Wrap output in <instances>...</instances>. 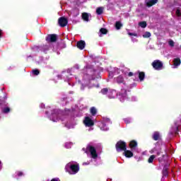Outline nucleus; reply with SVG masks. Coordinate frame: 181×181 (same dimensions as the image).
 <instances>
[{
    "label": "nucleus",
    "instance_id": "2eb2a0df",
    "mask_svg": "<svg viewBox=\"0 0 181 181\" xmlns=\"http://www.w3.org/2000/svg\"><path fill=\"white\" fill-rule=\"evenodd\" d=\"M160 136L159 135L158 132H154V134L153 135V140L158 141V139H159Z\"/></svg>",
    "mask_w": 181,
    "mask_h": 181
},
{
    "label": "nucleus",
    "instance_id": "c756f323",
    "mask_svg": "<svg viewBox=\"0 0 181 181\" xmlns=\"http://www.w3.org/2000/svg\"><path fill=\"white\" fill-rule=\"evenodd\" d=\"M102 94H107L108 93V89L104 88L101 90Z\"/></svg>",
    "mask_w": 181,
    "mask_h": 181
},
{
    "label": "nucleus",
    "instance_id": "20e7f679",
    "mask_svg": "<svg viewBox=\"0 0 181 181\" xmlns=\"http://www.w3.org/2000/svg\"><path fill=\"white\" fill-rule=\"evenodd\" d=\"M152 66L156 70H162L163 68V64L160 60H155L152 63Z\"/></svg>",
    "mask_w": 181,
    "mask_h": 181
},
{
    "label": "nucleus",
    "instance_id": "2f4dec72",
    "mask_svg": "<svg viewBox=\"0 0 181 181\" xmlns=\"http://www.w3.org/2000/svg\"><path fill=\"white\" fill-rule=\"evenodd\" d=\"M40 108H41L42 110H45V103H41V104L40 105Z\"/></svg>",
    "mask_w": 181,
    "mask_h": 181
},
{
    "label": "nucleus",
    "instance_id": "a211bd4d",
    "mask_svg": "<svg viewBox=\"0 0 181 181\" xmlns=\"http://www.w3.org/2000/svg\"><path fill=\"white\" fill-rule=\"evenodd\" d=\"M115 28H116V29H117V30L121 29V28H122V23H121V22H119V21L116 22Z\"/></svg>",
    "mask_w": 181,
    "mask_h": 181
},
{
    "label": "nucleus",
    "instance_id": "9b49d317",
    "mask_svg": "<svg viewBox=\"0 0 181 181\" xmlns=\"http://www.w3.org/2000/svg\"><path fill=\"white\" fill-rule=\"evenodd\" d=\"M124 151V156H126V158H132V156H134V153L129 150H123Z\"/></svg>",
    "mask_w": 181,
    "mask_h": 181
},
{
    "label": "nucleus",
    "instance_id": "72a5a7b5",
    "mask_svg": "<svg viewBox=\"0 0 181 181\" xmlns=\"http://www.w3.org/2000/svg\"><path fill=\"white\" fill-rule=\"evenodd\" d=\"M128 76H129V77H132V76H134V74H132V72H129L128 74Z\"/></svg>",
    "mask_w": 181,
    "mask_h": 181
},
{
    "label": "nucleus",
    "instance_id": "393cba45",
    "mask_svg": "<svg viewBox=\"0 0 181 181\" xmlns=\"http://www.w3.org/2000/svg\"><path fill=\"white\" fill-rule=\"evenodd\" d=\"M143 37H151V33L149 32H146L144 33V34L143 35Z\"/></svg>",
    "mask_w": 181,
    "mask_h": 181
},
{
    "label": "nucleus",
    "instance_id": "a19ab883",
    "mask_svg": "<svg viewBox=\"0 0 181 181\" xmlns=\"http://www.w3.org/2000/svg\"><path fill=\"white\" fill-rule=\"evenodd\" d=\"M114 97H115L114 95H112L110 96V98H114Z\"/></svg>",
    "mask_w": 181,
    "mask_h": 181
},
{
    "label": "nucleus",
    "instance_id": "9d476101",
    "mask_svg": "<svg viewBox=\"0 0 181 181\" xmlns=\"http://www.w3.org/2000/svg\"><path fill=\"white\" fill-rule=\"evenodd\" d=\"M77 47L78 49H80L81 50H83L84 47H86V42L84 41H79L77 42Z\"/></svg>",
    "mask_w": 181,
    "mask_h": 181
},
{
    "label": "nucleus",
    "instance_id": "c9c22d12",
    "mask_svg": "<svg viewBox=\"0 0 181 181\" xmlns=\"http://www.w3.org/2000/svg\"><path fill=\"white\" fill-rule=\"evenodd\" d=\"M129 35L130 36H136V34H133V33H129Z\"/></svg>",
    "mask_w": 181,
    "mask_h": 181
},
{
    "label": "nucleus",
    "instance_id": "39448f33",
    "mask_svg": "<svg viewBox=\"0 0 181 181\" xmlns=\"http://www.w3.org/2000/svg\"><path fill=\"white\" fill-rule=\"evenodd\" d=\"M116 149L117 152H119V151H125L127 149V144L124 141H119L116 144Z\"/></svg>",
    "mask_w": 181,
    "mask_h": 181
},
{
    "label": "nucleus",
    "instance_id": "4c0bfd02",
    "mask_svg": "<svg viewBox=\"0 0 181 181\" xmlns=\"http://www.w3.org/2000/svg\"><path fill=\"white\" fill-rule=\"evenodd\" d=\"M2 169L1 163L0 161V170Z\"/></svg>",
    "mask_w": 181,
    "mask_h": 181
},
{
    "label": "nucleus",
    "instance_id": "f3484780",
    "mask_svg": "<svg viewBox=\"0 0 181 181\" xmlns=\"http://www.w3.org/2000/svg\"><path fill=\"white\" fill-rule=\"evenodd\" d=\"M103 11H104V8H103V7H99V8H98L96 9V13H97L98 15H101V13H103Z\"/></svg>",
    "mask_w": 181,
    "mask_h": 181
},
{
    "label": "nucleus",
    "instance_id": "423d86ee",
    "mask_svg": "<svg viewBox=\"0 0 181 181\" xmlns=\"http://www.w3.org/2000/svg\"><path fill=\"white\" fill-rule=\"evenodd\" d=\"M58 23L61 28H64V26H67V23H69V21H67V18L64 17H61L58 20Z\"/></svg>",
    "mask_w": 181,
    "mask_h": 181
},
{
    "label": "nucleus",
    "instance_id": "b1692460",
    "mask_svg": "<svg viewBox=\"0 0 181 181\" xmlns=\"http://www.w3.org/2000/svg\"><path fill=\"white\" fill-rule=\"evenodd\" d=\"M139 25L141 28H146V22L145 21L140 22Z\"/></svg>",
    "mask_w": 181,
    "mask_h": 181
},
{
    "label": "nucleus",
    "instance_id": "f257e3e1",
    "mask_svg": "<svg viewBox=\"0 0 181 181\" xmlns=\"http://www.w3.org/2000/svg\"><path fill=\"white\" fill-rule=\"evenodd\" d=\"M65 169L66 172H69L70 175H76L77 172H78V165L73 164V163H69L66 167Z\"/></svg>",
    "mask_w": 181,
    "mask_h": 181
},
{
    "label": "nucleus",
    "instance_id": "f8f14e48",
    "mask_svg": "<svg viewBox=\"0 0 181 181\" xmlns=\"http://www.w3.org/2000/svg\"><path fill=\"white\" fill-rule=\"evenodd\" d=\"M180 59L179 58H175L173 60V65H174V69H176V67H177V66H180Z\"/></svg>",
    "mask_w": 181,
    "mask_h": 181
},
{
    "label": "nucleus",
    "instance_id": "f03ea898",
    "mask_svg": "<svg viewBox=\"0 0 181 181\" xmlns=\"http://www.w3.org/2000/svg\"><path fill=\"white\" fill-rule=\"evenodd\" d=\"M86 149L90 152L91 157L93 159H95L97 156H98V155L97 154V151L95 150V148H94L93 146H88Z\"/></svg>",
    "mask_w": 181,
    "mask_h": 181
},
{
    "label": "nucleus",
    "instance_id": "aec40b11",
    "mask_svg": "<svg viewBox=\"0 0 181 181\" xmlns=\"http://www.w3.org/2000/svg\"><path fill=\"white\" fill-rule=\"evenodd\" d=\"M144 77H145V73H144V72H140V73L139 74V80H140L141 81H142V80H144Z\"/></svg>",
    "mask_w": 181,
    "mask_h": 181
},
{
    "label": "nucleus",
    "instance_id": "dca6fc26",
    "mask_svg": "<svg viewBox=\"0 0 181 181\" xmlns=\"http://www.w3.org/2000/svg\"><path fill=\"white\" fill-rule=\"evenodd\" d=\"M82 19H83V21H86V22H88V13H82Z\"/></svg>",
    "mask_w": 181,
    "mask_h": 181
},
{
    "label": "nucleus",
    "instance_id": "cd10ccee",
    "mask_svg": "<svg viewBox=\"0 0 181 181\" xmlns=\"http://www.w3.org/2000/svg\"><path fill=\"white\" fill-rule=\"evenodd\" d=\"M168 45H170V46H171V47H173V46H175V42H173V40H170L168 42Z\"/></svg>",
    "mask_w": 181,
    "mask_h": 181
},
{
    "label": "nucleus",
    "instance_id": "4be33fe9",
    "mask_svg": "<svg viewBox=\"0 0 181 181\" xmlns=\"http://www.w3.org/2000/svg\"><path fill=\"white\" fill-rule=\"evenodd\" d=\"M90 113L92 114V115H95L97 114V109H95V107H91Z\"/></svg>",
    "mask_w": 181,
    "mask_h": 181
},
{
    "label": "nucleus",
    "instance_id": "ea45409f",
    "mask_svg": "<svg viewBox=\"0 0 181 181\" xmlns=\"http://www.w3.org/2000/svg\"><path fill=\"white\" fill-rule=\"evenodd\" d=\"M1 35H2V31L0 30V37Z\"/></svg>",
    "mask_w": 181,
    "mask_h": 181
},
{
    "label": "nucleus",
    "instance_id": "f704fd0d",
    "mask_svg": "<svg viewBox=\"0 0 181 181\" xmlns=\"http://www.w3.org/2000/svg\"><path fill=\"white\" fill-rule=\"evenodd\" d=\"M51 181H60L58 178H54Z\"/></svg>",
    "mask_w": 181,
    "mask_h": 181
},
{
    "label": "nucleus",
    "instance_id": "5701e85b",
    "mask_svg": "<svg viewBox=\"0 0 181 181\" xmlns=\"http://www.w3.org/2000/svg\"><path fill=\"white\" fill-rule=\"evenodd\" d=\"M155 158H156V156H155V155L151 156L148 160V163H152V162H153V159H155Z\"/></svg>",
    "mask_w": 181,
    "mask_h": 181
},
{
    "label": "nucleus",
    "instance_id": "bb28decb",
    "mask_svg": "<svg viewBox=\"0 0 181 181\" xmlns=\"http://www.w3.org/2000/svg\"><path fill=\"white\" fill-rule=\"evenodd\" d=\"M175 13H176L177 16H181V11H180V8H177Z\"/></svg>",
    "mask_w": 181,
    "mask_h": 181
},
{
    "label": "nucleus",
    "instance_id": "6ab92c4d",
    "mask_svg": "<svg viewBox=\"0 0 181 181\" xmlns=\"http://www.w3.org/2000/svg\"><path fill=\"white\" fill-rule=\"evenodd\" d=\"M40 73V71H39L38 69H33L32 71L31 74H32V76H39Z\"/></svg>",
    "mask_w": 181,
    "mask_h": 181
},
{
    "label": "nucleus",
    "instance_id": "0eeeda50",
    "mask_svg": "<svg viewBox=\"0 0 181 181\" xmlns=\"http://www.w3.org/2000/svg\"><path fill=\"white\" fill-rule=\"evenodd\" d=\"M83 123L86 125V127H93L94 125V122L91 118L86 117L85 119L83 120Z\"/></svg>",
    "mask_w": 181,
    "mask_h": 181
},
{
    "label": "nucleus",
    "instance_id": "412c9836",
    "mask_svg": "<svg viewBox=\"0 0 181 181\" xmlns=\"http://www.w3.org/2000/svg\"><path fill=\"white\" fill-rule=\"evenodd\" d=\"M136 145H138V144L135 141H132L129 144L130 148H135Z\"/></svg>",
    "mask_w": 181,
    "mask_h": 181
},
{
    "label": "nucleus",
    "instance_id": "a878e982",
    "mask_svg": "<svg viewBox=\"0 0 181 181\" xmlns=\"http://www.w3.org/2000/svg\"><path fill=\"white\" fill-rule=\"evenodd\" d=\"M100 32L102 33V35H107V29L105 28H101Z\"/></svg>",
    "mask_w": 181,
    "mask_h": 181
},
{
    "label": "nucleus",
    "instance_id": "e433bc0d",
    "mask_svg": "<svg viewBox=\"0 0 181 181\" xmlns=\"http://www.w3.org/2000/svg\"><path fill=\"white\" fill-rule=\"evenodd\" d=\"M166 175H168V172H166V170H165V171L163 172V175L166 176Z\"/></svg>",
    "mask_w": 181,
    "mask_h": 181
},
{
    "label": "nucleus",
    "instance_id": "4468645a",
    "mask_svg": "<svg viewBox=\"0 0 181 181\" xmlns=\"http://www.w3.org/2000/svg\"><path fill=\"white\" fill-rule=\"evenodd\" d=\"M156 152L158 156L160 155V151H158V148H154L150 151L151 153H156Z\"/></svg>",
    "mask_w": 181,
    "mask_h": 181
},
{
    "label": "nucleus",
    "instance_id": "6e6552de",
    "mask_svg": "<svg viewBox=\"0 0 181 181\" xmlns=\"http://www.w3.org/2000/svg\"><path fill=\"white\" fill-rule=\"evenodd\" d=\"M57 40V35H56V34L48 35L47 37V42H54Z\"/></svg>",
    "mask_w": 181,
    "mask_h": 181
},
{
    "label": "nucleus",
    "instance_id": "1a4fd4ad",
    "mask_svg": "<svg viewBox=\"0 0 181 181\" xmlns=\"http://www.w3.org/2000/svg\"><path fill=\"white\" fill-rule=\"evenodd\" d=\"M146 4L150 8V6H153V5L158 4V0H146Z\"/></svg>",
    "mask_w": 181,
    "mask_h": 181
},
{
    "label": "nucleus",
    "instance_id": "7c9ffc66",
    "mask_svg": "<svg viewBox=\"0 0 181 181\" xmlns=\"http://www.w3.org/2000/svg\"><path fill=\"white\" fill-rule=\"evenodd\" d=\"M16 175H17V176H23V173L18 171L17 173H16Z\"/></svg>",
    "mask_w": 181,
    "mask_h": 181
},
{
    "label": "nucleus",
    "instance_id": "7ed1b4c3",
    "mask_svg": "<svg viewBox=\"0 0 181 181\" xmlns=\"http://www.w3.org/2000/svg\"><path fill=\"white\" fill-rule=\"evenodd\" d=\"M0 110H1V112H4V114H8V112H10L11 108L8 107V105H6V103L2 102L0 103Z\"/></svg>",
    "mask_w": 181,
    "mask_h": 181
},
{
    "label": "nucleus",
    "instance_id": "ddd939ff",
    "mask_svg": "<svg viewBox=\"0 0 181 181\" xmlns=\"http://www.w3.org/2000/svg\"><path fill=\"white\" fill-rule=\"evenodd\" d=\"M116 81L118 83V84H121V83H124V76H119L116 78Z\"/></svg>",
    "mask_w": 181,
    "mask_h": 181
},
{
    "label": "nucleus",
    "instance_id": "c85d7f7f",
    "mask_svg": "<svg viewBox=\"0 0 181 181\" xmlns=\"http://www.w3.org/2000/svg\"><path fill=\"white\" fill-rule=\"evenodd\" d=\"M102 131H108V127H106V125L103 124V126L101 127Z\"/></svg>",
    "mask_w": 181,
    "mask_h": 181
},
{
    "label": "nucleus",
    "instance_id": "473e14b6",
    "mask_svg": "<svg viewBox=\"0 0 181 181\" xmlns=\"http://www.w3.org/2000/svg\"><path fill=\"white\" fill-rule=\"evenodd\" d=\"M66 148H71V145H70V143L66 144Z\"/></svg>",
    "mask_w": 181,
    "mask_h": 181
},
{
    "label": "nucleus",
    "instance_id": "58836bf2",
    "mask_svg": "<svg viewBox=\"0 0 181 181\" xmlns=\"http://www.w3.org/2000/svg\"><path fill=\"white\" fill-rule=\"evenodd\" d=\"M52 121H54V122H56V121H57V119H52Z\"/></svg>",
    "mask_w": 181,
    "mask_h": 181
}]
</instances>
